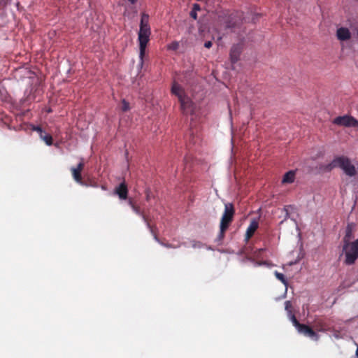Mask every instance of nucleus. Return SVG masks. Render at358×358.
Instances as JSON below:
<instances>
[{
	"label": "nucleus",
	"instance_id": "nucleus-1",
	"mask_svg": "<svg viewBox=\"0 0 358 358\" xmlns=\"http://www.w3.org/2000/svg\"><path fill=\"white\" fill-rule=\"evenodd\" d=\"M336 168L341 169L349 177H354L357 173V169L350 159L345 155L336 156L327 166V169L329 171Z\"/></svg>",
	"mask_w": 358,
	"mask_h": 358
},
{
	"label": "nucleus",
	"instance_id": "nucleus-2",
	"mask_svg": "<svg viewBox=\"0 0 358 358\" xmlns=\"http://www.w3.org/2000/svg\"><path fill=\"white\" fill-rule=\"evenodd\" d=\"M235 209L234 205L231 203H225L224 210L220 220V232L218 240L222 241L225 236V232L234 220Z\"/></svg>",
	"mask_w": 358,
	"mask_h": 358
},
{
	"label": "nucleus",
	"instance_id": "nucleus-3",
	"mask_svg": "<svg viewBox=\"0 0 358 358\" xmlns=\"http://www.w3.org/2000/svg\"><path fill=\"white\" fill-rule=\"evenodd\" d=\"M342 254L345 255L344 263L346 265L355 264L358 259V238L352 243H343Z\"/></svg>",
	"mask_w": 358,
	"mask_h": 358
},
{
	"label": "nucleus",
	"instance_id": "nucleus-4",
	"mask_svg": "<svg viewBox=\"0 0 358 358\" xmlns=\"http://www.w3.org/2000/svg\"><path fill=\"white\" fill-rule=\"evenodd\" d=\"M242 13L236 11L229 13H224L219 16V20L221 24H223L225 29H233L238 27L242 22Z\"/></svg>",
	"mask_w": 358,
	"mask_h": 358
},
{
	"label": "nucleus",
	"instance_id": "nucleus-5",
	"mask_svg": "<svg viewBox=\"0 0 358 358\" xmlns=\"http://www.w3.org/2000/svg\"><path fill=\"white\" fill-rule=\"evenodd\" d=\"M151 30H139L138 33V41L139 43V66L143 65L144 57L145 55L146 48L150 41Z\"/></svg>",
	"mask_w": 358,
	"mask_h": 358
},
{
	"label": "nucleus",
	"instance_id": "nucleus-6",
	"mask_svg": "<svg viewBox=\"0 0 358 358\" xmlns=\"http://www.w3.org/2000/svg\"><path fill=\"white\" fill-rule=\"evenodd\" d=\"M171 92L178 98L183 110L190 107L192 103L190 99L185 95L184 90L176 82L172 85Z\"/></svg>",
	"mask_w": 358,
	"mask_h": 358
},
{
	"label": "nucleus",
	"instance_id": "nucleus-7",
	"mask_svg": "<svg viewBox=\"0 0 358 358\" xmlns=\"http://www.w3.org/2000/svg\"><path fill=\"white\" fill-rule=\"evenodd\" d=\"M132 210L136 215L142 217L143 222L145 223L147 227L149 229L150 233L152 234L154 239L156 241H159V238L156 232V227L151 225L149 217L144 213L143 211L141 210V208L137 205L133 206Z\"/></svg>",
	"mask_w": 358,
	"mask_h": 358
},
{
	"label": "nucleus",
	"instance_id": "nucleus-8",
	"mask_svg": "<svg viewBox=\"0 0 358 358\" xmlns=\"http://www.w3.org/2000/svg\"><path fill=\"white\" fill-rule=\"evenodd\" d=\"M43 93L41 83L37 79L35 84L31 87L30 90H27L25 92L26 101H34L36 100Z\"/></svg>",
	"mask_w": 358,
	"mask_h": 358
},
{
	"label": "nucleus",
	"instance_id": "nucleus-9",
	"mask_svg": "<svg viewBox=\"0 0 358 358\" xmlns=\"http://www.w3.org/2000/svg\"><path fill=\"white\" fill-rule=\"evenodd\" d=\"M313 327L317 331L324 332L331 329V325L327 320L322 317H317L313 322Z\"/></svg>",
	"mask_w": 358,
	"mask_h": 358
},
{
	"label": "nucleus",
	"instance_id": "nucleus-10",
	"mask_svg": "<svg viewBox=\"0 0 358 358\" xmlns=\"http://www.w3.org/2000/svg\"><path fill=\"white\" fill-rule=\"evenodd\" d=\"M334 123L345 127L357 126L358 122L354 117L349 115L340 116L334 119Z\"/></svg>",
	"mask_w": 358,
	"mask_h": 358
},
{
	"label": "nucleus",
	"instance_id": "nucleus-11",
	"mask_svg": "<svg viewBox=\"0 0 358 358\" xmlns=\"http://www.w3.org/2000/svg\"><path fill=\"white\" fill-rule=\"evenodd\" d=\"M242 50L243 45L241 43L232 45L229 53L230 60L232 64H235L239 60Z\"/></svg>",
	"mask_w": 358,
	"mask_h": 358
},
{
	"label": "nucleus",
	"instance_id": "nucleus-12",
	"mask_svg": "<svg viewBox=\"0 0 358 358\" xmlns=\"http://www.w3.org/2000/svg\"><path fill=\"white\" fill-rule=\"evenodd\" d=\"M84 168V163L80 162L76 167H72L71 169V171L72 173V176L76 182L80 184L81 185H87L85 182L83 181L81 172Z\"/></svg>",
	"mask_w": 358,
	"mask_h": 358
},
{
	"label": "nucleus",
	"instance_id": "nucleus-13",
	"mask_svg": "<svg viewBox=\"0 0 358 358\" xmlns=\"http://www.w3.org/2000/svg\"><path fill=\"white\" fill-rule=\"evenodd\" d=\"M30 129L32 131H37L39 134L40 138L43 141H44L48 145H51L52 144V136L43 131L41 126H35L34 124H30Z\"/></svg>",
	"mask_w": 358,
	"mask_h": 358
},
{
	"label": "nucleus",
	"instance_id": "nucleus-14",
	"mask_svg": "<svg viewBox=\"0 0 358 358\" xmlns=\"http://www.w3.org/2000/svg\"><path fill=\"white\" fill-rule=\"evenodd\" d=\"M300 334L309 337L315 341H318L320 336L309 326L302 324L297 330Z\"/></svg>",
	"mask_w": 358,
	"mask_h": 358
},
{
	"label": "nucleus",
	"instance_id": "nucleus-15",
	"mask_svg": "<svg viewBox=\"0 0 358 358\" xmlns=\"http://www.w3.org/2000/svg\"><path fill=\"white\" fill-rule=\"evenodd\" d=\"M259 227V222L256 219H252L246 230L245 235V241L248 242L254 235L255 232Z\"/></svg>",
	"mask_w": 358,
	"mask_h": 358
},
{
	"label": "nucleus",
	"instance_id": "nucleus-16",
	"mask_svg": "<svg viewBox=\"0 0 358 358\" xmlns=\"http://www.w3.org/2000/svg\"><path fill=\"white\" fill-rule=\"evenodd\" d=\"M115 193L118 195L120 199H127L128 196V188L126 183L123 182L116 187L115 189Z\"/></svg>",
	"mask_w": 358,
	"mask_h": 358
},
{
	"label": "nucleus",
	"instance_id": "nucleus-17",
	"mask_svg": "<svg viewBox=\"0 0 358 358\" xmlns=\"http://www.w3.org/2000/svg\"><path fill=\"white\" fill-rule=\"evenodd\" d=\"M355 226L352 224H348L345 229V235L343 238V243H352V240L355 238L353 236Z\"/></svg>",
	"mask_w": 358,
	"mask_h": 358
},
{
	"label": "nucleus",
	"instance_id": "nucleus-18",
	"mask_svg": "<svg viewBox=\"0 0 358 358\" xmlns=\"http://www.w3.org/2000/svg\"><path fill=\"white\" fill-rule=\"evenodd\" d=\"M336 36L341 41H347L350 38L351 34L348 28L341 27L337 29Z\"/></svg>",
	"mask_w": 358,
	"mask_h": 358
},
{
	"label": "nucleus",
	"instance_id": "nucleus-19",
	"mask_svg": "<svg viewBox=\"0 0 358 358\" xmlns=\"http://www.w3.org/2000/svg\"><path fill=\"white\" fill-rule=\"evenodd\" d=\"M139 30H151L149 24V15L145 13L141 15Z\"/></svg>",
	"mask_w": 358,
	"mask_h": 358
},
{
	"label": "nucleus",
	"instance_id": "nucleus-20",
	"mask_svg": "<svg viewBox=\"0 0 358 358\" xmlns=\"http://www.w3.org/2000/svg\"><path fill=\"white\" fill-rule=\"evenodd\" d=\"M295 179V171H289L287 172L282 180V183H292Z\"/></svg>",
	"mask_w": 358,
	"mask_h": 358
},
{
	"label": "nucleus",
	"instance_id": "nucleus-21",
	"mask_svg": "<svg viewBox=\"0 0 358 358\" xmlns=\"http://www.w3.org/2000/svg\"><path fill=\"white\" fill-rule=\"evenodd\" d=\"M291 321L292 322L293 325L296 327V329L298 330L299 327L302 325L296 319L295 315L292 313V315H288Z\"/></svg>",
	"mask_w": 358,
	"mask_h": 358
},
{
	"label": "nucleus",
	"instance_id": "nucleus-22",
	"mask_svg": "<svg viewBox=\"0 0 358 358\" xmlns=\"http://www.w3.org/2000/svg\"><path fill=\"white\" fill-rule=\"evenodd\" d=\"M274 274L277 279L282 282L285 286L287 285V280L282 273L275 271Z\"/></svg>",
	"mask_w": 358,
	"mask_h": 358
},
{
	"label": "nucleus",
	"instance_id": "nucleus-23",
	"mask_svg": "<svg viewBox=\"0 0 358 358\" xmlns=\"http://www.w3.org/2000/svg\"><path fill=\"white\" fill-rule=\"evenodd\" d=\"M285 308L286 311L287 312L288 315H292V313H293L292 304L290 301H286L285 302Z\"/></svg>",
	"mask_w": 358,
	"mask_h": 358
},
{
	"label": "nucleus",
	"instance_id": "nucleus-24",
	"mask_svg": "<svg viewBox=\"0 0 358 358\" xmlns=\"http://www.w3.org/2000/svg\"><path fill=\"white\" fill-rule=\"evenodd\" d=\"M168 49L171 50H177L179 48V42L173 41L168 45Z\"/></svg>",
	"mask_w": 358,
	"mask_h": 358
},
{
	"label": "nucleus",
	"instance_id": "nucleus-25",
	"mask_svg": "<svg viewBox=\"0 0 358 358\" xmlns=\"http://www.w3.org/2000/svg\"><path fill=\"white\" fill-rule=\"evenodd\" d=\"M159 244H161L162 245L164 246L165 248H177L176 246H174L172 244H170V243H164L163 242H162L159 239V241H157Z\"/></svg>",
	"mask_w": 358,
	"mask_h": 358
},
{
	"label": "nucleus",
	"instance_id": "nucleus-26",
	"mask_svg": "<svg viewBox=\"0 0 358 358\" xmlns=\"http://www.w3.org/2000/svg\"><path fill=\"white\" fill-rule=\"evenodd\" d=\"M122 110L124 111H127L128 110H129V103L126 102L124 100L122 102Z\"/></svg>",
	"mask_w": 358,
	"mask_h": 358
},
{
	"label": "nucleus",
	"instance_id": "nucleus-27",
	"mask_svg": "<svg viewBox=\"0 0 358 358\" xmlns=\"http://www.w3.org/2000/svg\"><path fill=\"white\" fill-rule=\"evenodd\" d=\"M190 16H191V17H192L193 19L196 20V19H197V13H196V11H195V10H192L190 12Z\"/></svg>",
	"mask_w": 358,
	"mask_h": 358
},
{
	"label": "nucleus",
	"instance_id": "nucleus-28",
	"mask_svg": "<svg viewBox=\"0 0 358 358\" xmlns=\"http://www.w3.org/2000/svg\"><path fill=\"white\" fill-rule=\"evenodd\" d=\"M213 45V43L211 41H206L205 43H204V46L205 48H211Z\"/></svg>",
	"mask_w": 358,
	"mask_h": 358
},
{
	"label": "nucleus",
	"instance_id": "nucleus-29",
	"mask_svg": "<svg viewBox=\"0 0 358 358\" xmlns=\"http://www.w3.org/2000/svg\"><path fill=\"white\" fill-rule=\"evenodd\" d=\"M145 199L148 201L150 199V191L148 189L145 191Z\"/></svg>",
	"mask_w": 358,
	"mask_h": 358
},
{
	"label": "nucleus",
	"instance_id": "nucleus-30",
	"mask_svg": "<svg viewBox=\"0 0 358 358\" xmlns=\"http://www.w3.org/2000/svg\"><path fill=\"white\" fill-rule=\"evenodd\" d=\"M200 9H201L200 6L198 3H194L193 5V8H192L193 10L197 11V10H199Z\"/></svg>",
	"mask_w": 358,
	"mask_h": 358
},
{
	"label": "nucleus",
	"instance_id": "nucleus-31",
	"mask_svg": "<svg viewBox=\"0 0 358 358\" xmlns=\"http://www.w3.org/2000/svg\"><path fill=\"white\" fill-rule=\"evenodd\" d=\"M128 203L131 206V208H133V206H136V204L134 203L133 200L131 198L129 199Z\"/></svg>",
	"mask_w": 358,
	"mask_h": 358
},
{
	"label": "nucleus",
	"instance_id": "nucleus-32",
	"mask_svg": "<svg viewBox=\"0 0 358 358\" xmlns=\"http://www.w3.org/2000/svg\"><path fill=\"white\" fill-rule=\"evenodd\" d=\"M5 96V90L0 89V98L3 99Z\"/></svg>",
	"mask_w": 358,
	"mask_h": 358
},
{
	"label": "nucleus",
	"instance_id": "nucleus-33",
	"mask_svg": "<svg viewBox=\"0 0 358 358\" xmlns=\"http://www.w3.org/2000/svg\"><path fill=\"white\" fill-rule=\"evenodd\" d=\"M131 3L134 4L137 2L138 0H128Z\"/></svg>",
	"mask_w": 358,
	"mask_h": 358
},
{
	"label": "nucleus",
	"instance_id": "nucleus-34",
	"mask_svg": "<svg viewBox=\"0 0 358 358\" xmlns=\"http://www.w3.org/2000/svg\"><path fill=\"white\" fill-rule=\"evenodd\" d=\"M189 160H190V158H189V157H186L185 158V163H187V162H188Z\"/></svg>",
	"mask_w": 358,
	"mask_h": 358
},
{
	"label": "nucleus",
	"instance_id": "nucleus-35",
	"mask_svg": "<svg viewBox=\"0 0 358 358\" xmlns=\"http://www.w3.org/2000/svg\"><path fill=\"white\" fill-rule=\"evenodd\" d=\"M356 356L358 357V347H357V350H356Z\"/></svg>",
	"mask_w": 358,
	"mask_h": 358
},
{
	"label": "nucleus",
	"instance_id": "nucleus-36",
	"mask_svg": "<svg viewBox=\"0 0 358 358\" xmlns=\"http://www.w3.org/2000/svg\"><path fill=\"white\" fill-rule=\"evenodd\" d=\"M47 112L50 113V112H52V110L51 109H48Z\"/></svg>",
	"mask_w": 358,
	"mask_h": 358
}]
</instances>
